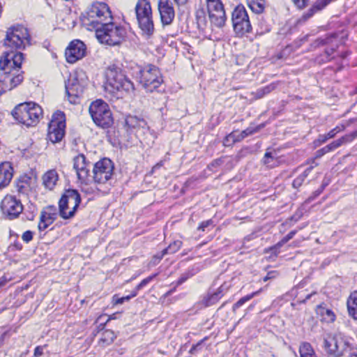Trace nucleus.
<instances>
[{"label":"nucleus","instance_id":"obj_57","mask_svg":"<svg viewBox=\"0 0 357 357\" xmlns=\"http://www.w3.org/2000/svg\"><path fill=\"white\" fill-rule=\"evenodd\" d=\"M328 137V139L335 137V136L337 135L335 132L332 129L330 130L327 134H326Z\"/></svg>","mask_w":357,"mask_h":357},{"label":"nucleus","instance_id":"obj_62","mask_svg":"<svg viewBox=\"0 0 357 357\" xmlns=\"http://www.w3.org/2000/svg\"><path fill=\"white\" fill-rule=\"evenodd\" d=\"M262 291H263V289H262V288H261V289H259L258 291H255V292H252V294H255V296H256L259 295V294Z\"/></svg>","mask_w":357,"mask_h":357},{"label":"nucleus","instance_id":"obj_33","mask_svg":"<svg viewBox=\"0 0 357 357\" xmlns=\"http://www.w3.org/2000/svg\"><path fill=\"white\" fill-rule=\"evenodd\" d=\"M313 167V166L309 167L301 175L296 178L293 181V186L296 188H299L312 170Z\"/></svg>","mask_w":357,"mask_h":357},{"label":"nucleus","instance_id":"obj_1","mask_svg":"<svg viewBox=\"0 0 357 357\" xmlns=\"http://www.w3.org/2000/svg\"><path fill=\"white\" fill-rule=\"evenodd\" d=\"M24 59L21 53H6L0 60V69L5 77L0 80V95L10 91L19 85L23 80L21 64Z\"/></svg>","mask_w":357,"mask_h":357},{"label":"nucleus","instance_id":"obj_31","mask_svg":"<svg viewBox=\"0 0 357 357\" xmlns=\"http://www.w3.org/2000/svg\"><path fill=\"white\" fill-rule=\"evenodd\" d=\"M247 3L252 12L261 14L265 8V0H247Z\"/></svg>","mask_w":357,"mask_h":357},{"label":"nucleus","instance_id":"obj_17","mask_svg":"<svg viewBox=\"0 0 357 357\" xmlns=\"http://www.w3.org/2000/svg\"><path fill=\"white\" fill-rule=\"evenodd\" d=\"M85 86L84 80H79L77 75H70L66 82V91L70 102H75L76 98L83 93Z\"/></svg>","mask_w":357,"mask_h":357},{"label":"nucleus","instance_id":"obj_50","mask_svg":"<svg viewBox=\"0 0 357 357\" xmlns=\"http://www.w3.org/2000/svg\"><path fill=\"white\" fill-rule=\"evenodd\" d=\"M327 153H329V151L327 149L326 146H324L322 149L317 151L315 154V158H319L322 157L324 155L326 154Z\"/></svg>","mask_w":357,"mask_h":357},{"label":"nucleus","instance_id":"obj_49","mask_svg":"<svg viewBox=\"0 0 357 357\" xmlns=\"http://www.w3.org/2000/svg\"><path fill=\"white\" fill-rule=\"evenodd\" d=\"M318 10H316V8H314V6H312L306 13H305L303 15L302 17L303 18L304 20H307V19L311 17Z\"/></svg>","mask_w":357,"mask_h":357},{"label":"nucleus","instance_id":"obj_61","mask_svg":"<svg viewBox=\"0 0 357 357\" xmlns=\"http://www.w3.org/2000/svg\"><path fill=\"white\" fill-rule=\"evenodd\" d=\"M347 135H352V141L357 137V130L354 131L350 134H348Z\"/></svg>","mask_w":357,"mask_h":357},{"label":"nucleus","instance_id":"obj_47","mask_svg":"<svg viewBox=\"0 0 357 357\" xmlns=\"http://www.w3.org/2000/svg\"><path fill=\"white\" fill-rule=\"evenodd\" d=\"M328 139L326 135H319L317 140L314 142L316 146H319L325 143Z\"/></svg>","mask_w":357,"mask_h":357},{"label":"nucleus","instance_id":"obj_45","mask_svg":"<svg viewBox=\"0 0 357 357\" xmlns=\"http://www.w3.org/2000/svg\"><path fill=\"white\" fill-rule=\"evenodd\" d=\"M324 190V186H321L318 190H315L312 195L308 197L307 199V202H310L314 200L317 197H318Z\"/></svg>","mask_w":357,"mask_h":357},{"label":"nucleus","instance_id":"obj_54","mask_svg":"<svg viewBox=\"0 0 357 357\" xmlns=\"http://www.w3.org/2000/svg\"><path fill=\"white\" fill-rule=\"evenodd\" d=\"M296 234V230H293V231H290L286 236H284L282 238L283 242L287 243L289 240H291L294 236V235Z\"/></svg>","mask_w":357,"mask_h":357},{"label":"nucleus","instance_id":"obj_53","mask_svg":"<svg viewBox=\"0 0 357 357\" xmlns=\"http://www.w3.org/2000/svg\"><path fill=\"white\" fill-rule=\"evenodd\" d=\"M43 354V347L38 346L35 348L34 350V356L40 357Z\"/></svg>","mask_w":357,"mask_h":357},{"label":"nucleus","instance_id":"obj_51","mask_svg":"<svg viewBox=\"0 0 357 357\" xmlns=\"http://www.w3.org/2000/svg\"><path fill=\"white\" fill-rule=\"evenodd\" d=\"M164 255H163V250L162 251L161 254L154 255L152 260L151 261V264L153 265H156L162 259Z\"/></svg>","mask_w":357,"mask_h":357},{"label":"nucleus","instance_id":"obj_3","mask_svg":"<svg viewBox=\"0 0 357 357\" xmlns=\"http://www.w3.org/2000/svg\"><path fill=\"white\" fill-rule=\"evenodd\" d=\"M11 114L18 123L31 127L39 122L43 116V109L33 102H25L15 106Z\"/></svg>","mask_w":357,"mask_h":357},{"label":"nucleus","instance_id":"obj_18","mask_svg":"<svg viewBox=\"0 0 357 357\" xmlns=\"http://www.w3.org/2000/svg\"><path fill=\"white\" fill-rule=\"evenodd\" d=\"M86 53V47L80 40H73L66 50L65 55L68 63H73L82 59Z\"/></svg>","mask_w":357,"mask_h":357},{"label":"nucleus","instance_id":"obj_52","mask_svg":"<svg viewBox=\"0 0 357 357\" xmlns=\"http://www.w3.org/2000/svg\"><path fill=\"white\" fill-rule=\"evenodd\" d=\"M212 223L213 222L211 220L204 221L199 225V226L198 227V229L204 231L205 230V228L212 225Z\"/></svg>","mask_w":357,"mask_h":357},{"label":"nucleus","instance_id":"obj_12","mask_svg":"<svg viewBox=\"0 0 357 357\" xmlns=\"http://www.w3.org/2000/svg\"><path fill=\"white\" fill-rule=\"evenodd\" d=\"M113 173V162L108 158H104L94 165L93 180L96 183L105 184L112 179Z\"/></svg>","mask_w":357,"mask_h":357},{"label":"nucleus","instance_id":"obj_36","mask_svg":"<svg viewBox=\"0 0 357 357\" xmlns=\"http://www.w3.org/2000/svg\"><path fill=\"white\" fill-rule=\"evenodd\" d=\"M261 126H257L256 128L249 127V128H246L245 130H243L242 132H238V136L240 141L243 139L245 137H246L249 135H251L255 132H257L261 128Z\"/></svg>","mask_w":357,"mask_h":357},{"label":"nucleus","instance_id":"obj_63","mask_svg":"<svg viewBox=\"0 0 357 357\" xmlns=\"http://www.w3.org/2000/svg\"><path fill=\"white\" fill-rule=\"evenodd\" d=\"M349 357H357V352L354 351V352L351 353Z\"/></svg>","mask_w":357,"mask_h":357},{"label":"nucleus","instance_id":"obj_46","mask_svg":"<svg viewBox=\"0 0 357 357\" xmlns=\"http://www.w3.org/2000/svg\"><path fill=\"white\" fill-rule=\"evenodd\" d=\"M190 276H191V275L189 273H185L182 274L181 276L180 277V278L177 280V282L176 283V286L181 285L184 282H185Z\"/></svg>","mask_w":357,"mask_h":357},{"label":"nucleus","instance_id":"obj_9","mask_svg":"<svg viewBox=\"0 0 357 357\" xmlns=\"http://www.w3.org/2000/svg\"><path fill=\"white\" fill-rule=\"evenodd\" d=\"M139 81L149 92L156 89L162 82L159 69L155 66H148L139 71Z\"/></svg>","mask_w":357,"mask_h":357},{"label":"nucleus","instance_id":"obj_28","mask_svg":"<svg viewBox=\"0 0 357 357\" xmlns=\"http://www.w3.org/2000/svg\"><path fill=\"white\" fill-rule=\"evenodd\" d=\"M300 357H318L312 345L308 342H302L299 347Z\"/></svg>","mask_w":357,"mask_h":357},{"label":"nucleus","instance_id":"obj_32","mask_svg":"<svg viewBox=\"0 0 357 357\" xmlns=\"http://www.w3.org/2000/svg\"><path fill=\"white\" fill-rule=\"evenodd\" d=\"M276 86L277 84L275 83H271L269 85L257 89L255 92H253L252 94L255 99L262 98L264 96L275 90Z\"/></svg>","mask_w":357,"mask_h":357},{"label":"nucleus","instance_id":"obj_15","mask_svg":"<svg viewBox=\"0 0 357 357\" xmlns=\"http://www.w3.org/2000/svg\"><path fill=\"white\" fill-rule=\"evenodd\" d=\"M1 208L4 215L13 220L19 216L23 211V206L20 199L12 195H6L2 200Z\"/></svg>","mask_w":357,"mask_h":357},{"label":"nucleus","instance_id":"obj_55","mask_svg":"<svg viewBox=\"0 0 357 357\" xmlns=\"http://www.w3.org/2000/svg\"><path fill=\"white\" fill-rule=\"evenodd\" d=\"M286 243L283 242V240L282 239L277 244H275L274 246L271 247L270 248L271 250L275 251V252L278 249H280L282 246H283Z\"/></svg>","mask_w":357,"mask_h":357},{"label":"nucleus","instance_id":"obj_35","mask_svg":"<svg viewBox=\"0 0 357 357\" xmlns=\"http://www.w3.org/2000/svg\"><path fill=\"white\" fill-rule=\"evenodd\" d=\"M237 142H240V139L238 136V132H232L227 136H226V137L224 139L223 144L225 146H231V144Z\"/></svg>","mask_w":357,"mask_h":357},{"label":"nucleus","instance_id":"obj_7","mask_svg":"<svg viewBox=\"0 0 357 357\" xmlns=\"http://www.w3.org/2000/svg\"><path fill=\"white\" fill-rule=\"evenodd\" d=\"M89 113L93 122L99 127L106 128L113 124V118L109 105L102 100H97L91 104Z\"/></svg>","mask_w":357,"mask_h":357},{"label":"nucleus","instance_id":"obj_56","mask_svg":"<svg viewBox=\"0 0 357 357\" xmlns=\"http://www.w3.org/2000/svg\"><path fill=\"white\" fill-rule=\"evenodd\" d=\"M344 129H345V126L342 125V126H336L333 130L335 132L336 134H337L338 132L343 131Z\"/></svg>","mask_w":357,"mask_h":357},{"label":"nucleus","instance_id":"obj_26","mask_svg":"<svg viewBox=\"0 0 357 357\" xmlns=\"http://www.w3.org/2000/svg\"><path fill=\"white\" fill-rule=\"evenodd\" d=\"M137 22L139 28L144 33L149 36L153 33L154 30V25L153 22L152 14L138 20Z\"/></svg>","mask_w":357,"mask_h":357},{"label":"nucleus","instance_id":"obj_14","mask_svg":"<svg viewBox=\"0 0 357 357\" xmlns=\"http://www.w3.org/2000/svg\"><path fill=\"white\" fill-rule=\"evenodd\" d=\"M208 17L212 25L222 27L226 21L225 10L220 0H206Z\"/></svg>","mask_w":357,"mask_h":357},{"label":"nucleus","instance_id":"obj_64","mask_svg":"<svg viewBox=\"0 0 357 357\" xmlns=\"http://www.w3.org/2000/svg\"><path fill=\"white\" fill-rule=\"evenodd\" d=\"M270 278L268 276H266L264 278V281H267Z\"/></svg>","mask_w":357,"mask_h":357},{"label":"nucleus","instance_id":"obj_60","mask_svg":"<svg viewBox=\"0 0 357 357\" xmlns=\"http://www.w3.org/2000/svg\"><path fill=\"white\" fill-rule=\"evenodd\" d=\"M178 5H182L186 3L187 0H174Z\"/></svg>","mask_w":357,"mask_h":357},{"label":"nucleus","instance_id":"obj_5","mask_svg":"<svg viewBox=\"0 0 357 357\" xmlns=\"http://www.w3.org/2000/svg\"><path fill=\"white\" fill-rule=\"evenodd\" d=\"M94 30L98 40L101 43H105L110 46L121 44L124 40L126 34L123 27L115 25L112 21L103 24Z\"/></svg>","mask_w":357,"mask_h":357},{"label":"nucleus","instance_id":"obj_42","mask_svg":"<svg viewBox=\"0 0 357 357\" xmlns=\"http://www.w3.org/2000/svg\"><path fill=\"white\" fill-rule=\"evenodd\" d=\"M332 1L333 0H317L313 6H314L316 10L319 11L324 8Z\"/></svg>","mask_w":357,"mask_h":357},{"label":"nucleus","instance_id":"obj_27","mask_svg":"<svg viewBox=\"0 0 357 357\" xmlns=\"http://www.w3.org/2000/svg\"><path fill=\"white\" fill-rule=\"evenodd\" d=\"M347 309L349 316L357 319V291L353 292L347 300Z\"/></svg>","mask_w":357,"mask_h":357},{"label":"nucleus","instance_id":"obj_19","mask_svg":"<svg viewBox=\"0 0 357 357\" xmlns=\"http://www.w3.org/2000/svg\"><path fill=\"white\" fill-rule=\"evenodd\" d=\"M158 10L163 25H169L174 19L175 12L169 0H158Z\"/></svg>","mask_w":357,"mask_h":357},{"label":"nucleus","instance_id":"obj_41","mask_svg":"<svg viewBox=\"0 0 357 357\" xmlns=\"http://www.w3.org/2000/svg\"><path fill=\"white\" fill-rule=\"evenodd\" d=\"M275 159V156L273 155L271 152H266L265 153L264 158V164L272 167L274 165L273 160Z\"/></svg>","mask_w":357,"mask_h":357},{"label":"nucleus","instance_id":"obj_24","mask_svg":"<svg viewBox=\"0 0 357 357\" xmlns=\"http://www.w3.org/2000/svg\"><path fill=\"white\" fill-rule=\"evenodd\" d=\"M59 175L55 169L47 171L43 176V184L45 188L52 190L57 183Z\"/></svg>","mask_w":357,"mask_h":357},{"label":"nucleus","instance_id":"obj_13","mask_svg":"<svg viewBox=\"0 0 357 357\" xmlns=\"http://www.w3.org/2000/svg\"><path fill=\"white\" fill-rule=\"evenodd\" d=\"M324 343L327 352L335 357L342 356L349 349L348 342L340 335H327Z\"/></svg>","mask_w":357,"mask_h":357},{"label":"nucleus","instance_id":"obj_11","mask_svg":"<svg viewBox=\"0 0 357 357\" xmlns=\"http://www.w3.org/2000/svg\"><path fill=\"white\" fill-rule=\"evenodd\" d=\"M231 20L234 30L238 36H243L251 31V24L243 6L239 5L235 8L232 13Z\"/></svg>","mask_w":357,"mask_h":357},{"label":"nucleus","instance_id":"obj_4","mask_svg":"<svg viewBox=\"0 0 357 357\" xmlns=\"http://www.w3.org/2000/svg\"><path fill=\"white\" fill-rule=\"evenodd\" d=\"M105 89L112 93L116 91H125L130 93L134 91L135 86L132 82L121 70L112 68H109L106 73Z\"/></svg>","mask_w":357,"mask_h":357},{"label":"nucleus","instance_id":"obj_8","mask_svg":"<svg viewBox=\"0 0 357 357\" xmlns=\"http://www.w3.org/2000/svg\"><path fill=\"white\" fill-rule=\"evenodd\" d=\"M81 202L80 195L76 190H66L59 201V213L63 219L74 216Z\"/></svg>","mask_w":357,"mask_h":357},{"label":"nucleus","instance_id":"obj_16","mask_svg":"<svg viewBox=\"0 0 357 357\" xmlns=\"http://www.w3.org/2000/svg\"><path fill=\"white\" fill-rule=\"evenodd\" d=\"M73 167L81 183L88 184L90 181V163L84 154H78L73 158Z\"/></svg>","mask_w":357,"mask_h":357},{"label":"nucleus","instance_id":"obj_43","mask_svg":"<svg viewBox=\"0 0 357 357\" xmlns=\"http://www.w3.org/2000/svg\"><path fill=\"white\" fill-rule=\"evenodd\" d=\"M157 273L153 274L152 275L149 276L148 278L142 280L141 282L137 285V289H140L142 287H145L147 284H149L151 280H153L157 276Z\"/></svg>","mask_w":357,"mask_h":357},{"label":"nucleus","instance_id":"obj_6","mask_svg":"<svg viewBox=\"0 0 357 357\" xmlns=\"http://www.w3.org/2000/svg\"><path fill=\"white\" fill-rule=\"evenodd\" d=\"M30 36L26 28L21 25L14 26L9 28L6 33V37L4 40L6 47L10 48L8 53H20L17 50L24 49L26 45L29 44ZM7 52H4L6 54ZM21 54H22L21 52ZM5 55H3L4 56Z\"/></svg>","mask_w":357,"mask_h":357},{"label":"nucleus","instance_id":"obj_10","mask_svg":"<svg viewBox=\"0 0 357 357\" xmlns=\"http://www.w3.org/2000/svg\"><path fill=\"white\" fill-rule=\"evenodd\" d=\"M65 114L61 111L55 112L49 123L47 137L52 142L56 143L62 139L66 128Z\"/></svg>","mask_w":357,"mask_h":357},{"label":"nucleus","instance_id":"obj_39","mask_svg":"<svg viewBox=\"0 0 357 357\" xmlns=\"http://www.w3.org/2000/svg\"><path fill=\"white\" fill-rule=\"evenodd\" d=\"M222 296V287L219 288L218 291L213 294L211 295L207 301L206 305H211L214 304L217 301H218Z\"/></svg>","mask_w":357,"mask_h":357},{"label":"nucleus","instance_id":"obj_25","mask_svg":"<svg viewBox=\"0 0 357 357\" xmlns=\"http://www.w3.org/2000/svg\"><path fill=\"white\" fill-rule=\"evenodd\" d=\"M137 20L152 14L150 3L147 0H139L135 6Z\"/></svg>","mask_w":357,"mask_h":357},{"label":"nucleus","instance_id":"obj_20","mask_svg":"<svg viewBox=\"0 0 357 357\" xmlns=\"http://www.w3.org/2000/svg\"><path fill=\"white\" fill-rule=\"evenodd\" d=\"M56 208L54 206H50L46 207L40 213L38 229L43 231L47 229L56 220Z\"/></svg>","mask_w":357,"mask_h":357},{"label":"nucleus","instance_id":"obj_37","mask_svg":"<svg viewBox=\"0 0 357 357\" xmlns=\"http://www.w3.org/2000/svg\"><path fill=\"white\" fill-rule=\"evenodd\" d=\"M256 294H250L249 295H247L244 297H242L240 298L235 304H234L232 307V310L234 312H235L238 308H239L241 306H242L244 303H245L247 301H250L252 298L255 296Z\"/></svg>","mask_w":357,"mask_h":357},{"label":"nucleus","instance_id":"obj_59","mask_svg":"<svg viewBox=\"0 0 357 357\" xmlns=\"http://www.w3.org/2000/svg\"><path fill=\"white\" fill-rule=\"evenodd\" d=\"M200 14H204V11L201 10V11L197 12V20H198V24H199L200 22H201V15H200Z\"/></svg>","mask_w":357,"mask_h":357},{"label":"nucleus","instance_id":"obj_44","mask_svg":"<svg viewBox=\"0 0 357 357\" xmlns=\"http://www.w3.org/2000/svg\"><path fill=\"white\" fill-rule=\"evenodd\" d=\"M33 233L31 231H26L23 233L22 236V240L26 242L29 243L33 239Z\"/></svg>","mask_w":357,"mask_h":357},{"label":"nucleus","instance_id":"obj_58","mask_svg":"<svg viewBox=\"0 0 357 357\" xmlns=\"http://www.w3.org/2000/svg\"><path fill=\"white\" fill-rule=\"evenodd\" d=\"M201 345V343H198L196 345H194L191 349H190V352L191 354H194L195 352V351H197V349H198V347H199Z\"/></svg>","mask_w":357,"mask_h":357},{"label":"nucleus","instance_id":"obj_48","mask_svg":"<svg viewBox=\"0 0 357 357\" xmlns=\"http://www.w3.org/2000/svg\"><path fill=\"white\" fill-rule=\"evenodd\" d=\"M294 3L300 9L305 8L309 0H292Z\"/></svg>","mask_w":357,"mask_h":357},{"label":"nucleus","instance_id":"obj_38","mask_svg":"<svg viewBox=\"0 0 357 357\" xmlns=\"http://www.w3.org/2000/svg\"><path fill=\"white\" fill-rule=\"evenodd\" d=\"M320 312L327 322H331L335 320V314L331 310L321 307L320 308Z\"/></svg>","mask_w":357,"mask_h":357},{"label":"nucleus","instance_id":"obj_34","mask_svg":"<svg viewBox=\"0 0 357 357\" xmlns=\"http://www.w3.org/2000/svg\"><path fill=\"white\" fill-rule=\"evenodd\" d=\"M181 245L182 241L179 240L174 241L167 248L163 250V255L174 254L181 248Z\"/></svg>","mask_w":357,"mask_h":357},{"label":"nucleus","instance_id":"obj_30","mask_svg":"<svg viewBox=\"0 0 357 357\" xmlns=\"http://www.w3.org/2000/svg\"><path fill=\"white\" fill-rule=\"evenodd\" d=\"M351 142H352V135H344L340 139L333 141L326 146L329 152H331L339 148L342 145L349 143Z\"/></svg>","mask_w":357,"mask_h":357},{"label":"nucleus","instance_id":"obj_2","mask_svg":"<svg viewBox=\"0 0 357 357\" xmlns=\"http://www.w3.org/2000/svg\"><path fill=\"white\" fill-rule=\"evenodd\" d=\"M81 20L82 24L91 31L112 21V16L107 4L96 1L82 13Z\"/></svg>","mask_w":357,"mask_h":357},{"label":"nucleus","instance_id":"obj_23","mask_svg":"<svg viewBox=\"0 0 357 357\" xmlns=\"http://www.w3.org/2000/svg\"><path fill=\"white\" fill-rule=\"evenodd\" d=\"M36 179L28 175L21 176L16 182V189L19 194L27 195L33 188Z\"/></svg>","mask_w":357,"mask_h":357},{"label":"nucleus","instance_id":"obj_22","mask_svg":"<svg viewBox=\"0 0 357 357\" xmlns=\"http://www.w3.org/2000/svg\"><path fill=\"white\" fill-rule=\"evenodd\" d=\"M13 176V168L9 162L0 164V189L6 187Z\"/></svg>","mask_w":357,"mask_h":357},{"label":"nucleus","instance_id":"obj_40","mask_svg":"<svg viewBox=\"0 0 357 357\" xmlns=\"http://www.w3.org/2000/svg\"><path fill=\"white\" fill-rule=\"evenodd\" d=\"M137 295L136 293L131 294L130 296H123L121 298H117L116 296L113 297V302L115 305L123 304L125 301H129L131 298L135 297Z\"/></svg>","mask_w":357,"mask_h":357},{"label":"nucleus","instance_id":"obj_21","mask_svg":"<svg viewBox=\"0 0 357 357\" xmlns=\"http://www.w3.org/2000/svg\"><path fill=\"white\" fill-rule=\"evenodd\" d=\"M125 126L128 130H135L137 132L142 130V132L144 133L149 130L146 121L136 116H127L125 118Z\"/></svg>","mask_w":357,"mask_h":357},{"label":"nucleus","instance_id":"obj_29","mask_svg":"<svg viewBox=\"0 0 357 357\" xmlns=\"http://www.w3.org/2000/svg\"><path fill=\"white\" fill-rule=\"evenodd\" d=\"M115 338L116 335L114 331L111 330H105L100 334L99 344L102 347L109 345L113 342Z\"/></svg>","mask_w":357,"mask_h":357}]
</instances>
